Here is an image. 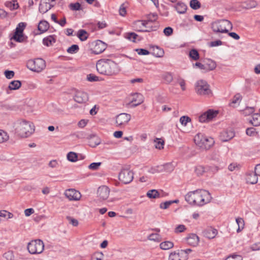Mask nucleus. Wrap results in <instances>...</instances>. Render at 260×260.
I'll return each mask as SVG.
<instances>
[{"mask_svg": "<svg viewBox=\"0 0 260 260\" xmlns=\"http://www.w3.org/2000/svg\"><path fill=\"white\" fill-rule=\"evenodd\" d=\"M110 193V189L107 186H102L99 187L97 194L100 199L105 200L108 199Z\"/></svg>", "mask_w": 260, "mask_h": 260, "instance_id": "14", "label": "nucleus"}, {"mask_svg": "<svg viewBox=\"0 0 260 260\" xmlns=\"http://www.w3.org/2000/svg\"><path fill=\"white\" fill-rule=\"evenodd\" d=\"M155 143V147L156 148L158 149H161L164 148V141L161 139L156 138L154 140Z\"/></svg>", "mask_w": 260, "mask_h": 260, "instance_id": "37", "label": "nucleus"}, {"mask_svg": "<svg viewBox=\"0 0 260 260\" xmlns=\"http://www.w3.org/2000/svg\"><path fill=\"white\" fill-rule=\"evenodd\" d=\"M52 7L53 6L49 3H41L39 5V10L41 13L44 14L51 9Z\"/></svg>", "mask_w": 260, "mask_h": 260, "instance_id": "23", "label": "nucleus"}, {"mask_svg": "<svg viewBox=\"0 0 260 260\" xmlns=\"http://www.w3.org/2000/svg\"><path fill=\"white\" fill-rule=\"evenodd\" d=\"M102 162H92L88 166V168L91 170H97L99 169V167L101 166Z\"/></svg>", "mask_w": 260, "mask_h": 260, "instance_id": "51", "label": "nucleus"}, {"mask_svg": "<svg viewBox=\"0 0 260 260\" xmlns=\"http://www.w3.org/2000/svg\"><path fill=\"white\" fill-rule=\"evenodd\" d=\"M174 8L179 14H184L187 9L186 5L181 1L178 2L176 5L174 6Z\"/></svg>", "mask_w": 260, "mask_h": 260, "instance_id": "21", "label": "nucleus"}, {"mask_svg": "<svg viewBox=\"0 0 260 260\" xmlns=\"http://www.w3.org/2000/svg\"><path fill=\"white\" fill-rule=\"evenodd\" d=\"M131 119V116L127 113H120L116 117L115 123L117 126H125Z\"/></svg>", "mask_w": 260, "mask_h": 260, "instance_id": "10", "label": "nucleus"}, {"mask_svg": "<svg viewBox=\"0 0 260 260\" xmlns=\"http://www.w3.org/2000/svg\"><path fill=\"white\" fill-rule=\"evenodd\" d=\"M185 198V200L190 205L203 206L210 202L212 197L208 191L204 189H198L188 192L186 194Z\"/></svg>", "mask_w": 260, "mask_h": 260, "instance_id": "1", "label": "nucleus"}, {"mask_svg": "<svg viewBox=\"0 0 260 260\" xmlns=\"http://www.w3.org/2000/svg\"><path fill=\"white\" fill-rule=\"evenodd\" d=\"M258 3L254 0H247L241 4V7L245 9H251L256 8Z\"/></svg>", "mask_w": 260, "mask_h": 260, "instance_id": "18", "label": "nucleus"}, {"mask_svg": "<svg viewBox=\"0 0 260 260\" xmlns=\"http://www.w3.org/2000/svg\"><path fill=\"white\" fill-rule=\"evenodd\" d=\"M186 228L184 225L180 224L178 225L175 229V232L176 233L183 232L185 230Z\"/></svg>", "mask_w": 260, "mask_h": 260, "instance_id": "57", "label": "nucleus"}, {"mask_svg": "<svg viewBox=\"0 0 260 260\" xmlns=\"http://www.w3.org/2000/svg\"><path fill=\"white\" fill-rule=\"evenodd\" d=\"M190 7L193 10H197L201 8V4L198 0H191Z\"/></svg>", "mask_w": 260, "mask_h": 260, "instance_id": "36", "label": "nucleus"}, {"mask_svg": "<svg viewBox=\"0 0 260 260\" xmlns=\"http://www.w3.org/2000/svg\"><path fill=\"white\" fill-rule=\"evenodd\" d=\"M195 171L198 176H201L202 175L204 172H205L206 170L205 167L203 166H199L196 167Z\"/></svg>", "mask_w": 260, "mask_h": 260, "instance_id": "50", "label": "nucleus"}, {"mask_svg": "<svg viewBox=\"0 0 260 260\" xmlns=\"http://www.w3.org/2000/svg\"><path fill=\"white\" fill-rule=\"evenodd\" d=\"M159 246L160 248L163 250H168L173 247L174 244L172 242L167 241L161 242Z\"/></svg>", "mask_w": 260, "mask_h": 260, "instance_id": "29", "label": "nucleus"}, {"mask_svg": "<svg viewBox=\"0 0 260 260\" xmlns=\"http://www.w3.org/2000/svg\"><path fill=\"white\" fill-rule=\"evenodd\" d=\"M87 79L90 82H94L100 81V77L96 76L93 74H90L87 75Z\"/></svg>", "mask_w": 260, "mask_h": 260, "instance_id": "47", "label": "nucleus"}, {"mask_svg": "<svg viewBox=\"0 0 260 260\" xmlns=\"http://www.w3.org/2000/svg\"><path fill=\"white\" fill-rule=\"evenodd\" d=\"M77 37L81 41H84L88 38V34L86 30L80 29L77 32Z\"/></svg>", "mask_w": 260, "mask_h": 260, "instance_id": "28", "label": "nucleus"}, {"mask_svg": "<svg viewBox=\"0 0 260 260\" xmlns=\"http://www.w3.org/2000/svg\"><path fill=\"white\" fill-rule=\"evenodd\" d=\"M190 121L191 119L187 116H181L180 118V123L184 126H186L187 123Z\"/></svg>", "mask_w": 260, "mask_h": 260, "instance_id": "49", "label": "nucleus"}, {"mask_svg": "<svg viewBox=\"0 0 260 260\" xmlns=\"http://www.w3.org/2000/svg\"><path fill=\"white\" fill-rule=\"evenodd\" d=\"M204 65L205 67V70L207 71H212L214 70L216 67V62L211 59H207Z\"/></svg>", "mask_w": 260, "mask_h": 260, "instance_id": "24", "label": "nucleus"}, {"mask_svg": "<svg viewBox=\"0 0 260 260\" xmlns=\"http://www.w3.org/2000/svg\"><path fill=\"white\" fill-rule=\"evenodd\" d=\"M236 221L238 225L237 232V233H239L244 228V220L242 218L238 217L236 218Z\"/></svg>", "mask_w": 260, "mask_h": 260, "instance_id": "32", "label": "nucleus"}, {"mask_svg": "<svg viewBox=\"0 0 260 260\" xmlns=\"http://www.w3.org/2000/svg\"><path fill=\"white\" fill-rule=\"evenodd\" d=\"M134 179V173L129 169H123L119 174V179L124 184L131 183Z\"/></svg>", "mask_w": 260, "mask_h": 260, "instance_id": "9", "label": "nucleus"}, {"mask_svg": "<svg viewBox=\"0 0 260 260\" xmlns=\"http://www.w3.org/2000/svg\"><path fill=\"white\" fill-rule=\"evenodd\" d=\"M26 66L30 70L35 72H41L46 67V62L42 58H36L29 60L26 63Z\"/></svg>", "mask_w": 260, "mask_h": 260, "instance_id": "7", "label": "nucleus"}, {"mask_svg": "<svg viewBox=\"0 0 260 260\" xmlns=\"http://www.w3.org/2000/svg\"><path fill=\"white\" fill-rule=\"evenodd\" d=\"M147 196L150 199H156L159 197V193L157 190L152 189L147 192Z\"/></svg>", "mask_w": 260, "mask_h": 260, "instance_id": "31", "label": "nucleus"}, {"mask_svg": "<svg viewBox=\"0 0 260 260\" xmlns=\"http://www.w3.org/2000/svg\"><path fill=\"white\" fill-rule=\"evenodd\" d=\"M194 141L200 148L205 150L210 149L214 143L213 138L208 137L201 133L195 136Z\"/></svg>", "mask_w": 260, "mask_h": 260, "instance_id": "4", "label": "nucleus"}, {"mask_svg": "<svg viewBox=\"0 0 260 260\" xmlns=\"http://www.w3.org/2000/svg\"><path fill=\"white\" fill-rule=\"evenodd\" d=\"M206 113L207 114V116L209 120H210L212 119L214 117H216L218 113L217 111H214L213 110H209L207 111H206Z\"/></svg>", "mask_w": 260, "mask_h": 260, "instance_id": "45", "label": "nucleus"}, {"mask_svg": "<svg viewBox=\"0 0 260 260\" xmlns=\"http://www.w3.org/2000/svg\"><path fill=\"white\" fill-rule=\"evenodd\" d=\"M55 40L52 36H49L45 38L43 40V43L44 45L49 46L52 45V43H55Z\"/></svg>", "mask_w": 260, "mask_h": 260, "instance_id": "30", "label": "nucleus"}, {"mask_svg": "<svg viewBox=\"0 0 260 260\" xmlns=\"http://www.w3.org/2000/svg\"><path fill=\"white\" fill-rule=\"evenodd\" d=\"M126 7L125 6L124 4H122L119 8V14L121 16H124L126 14Z\"/></svg>", "mask_w": 260, "mask_h": 260, "instance_id": "56", "label": "nucleus"}, {"mask_svg": "<svg viewBox=\"0 0 260 260\" xmlns=\"http://www.w3.org/2000/svg\"><path fill=\"white\" fill-rule=\"evenodd\" d=\"M14 72L13 71H6L5 72V75L7 79H11L14 76Z\"/></svg>", "mask_w": 260, "mask_h": 260, "instance_id": "63", "label": "nucleus"}, {"mask_svg": "<svg viewBox=\"0 0 260 260\" xmlns=\"http://www.w3.org/2000/svg\"><path fill=\"white\" fill-rule=\"evenodd\" d=\"M67 159L71 162H76L78 160V155L74 152H70L67 154Z\"/></svg>", "mask_w": 260, "mask_h": 260, "instance_id": "33", "label": "nucleus"}, {"mask_svg": "<svg viewBox=\"0 0 260 260\" xmlns=\"http://www.w3.org/2000/svg\"><path fill=\"white\" fill-rule=\"evenodd\" d=\"M49 27V23L47 21L45 20L41 21L38 26V30L40 31L41 33H43L47 31Z\"/></svg>", "mask_w": 260, "mask_h": 260, "instance_id": "25", "label": "nucleus"}, {"mask_svg": "<svg viewBox=\"0 0 260 260\" xmlns=\"http://www.w3.org/2000/svg\"><path fill=\"white\" fill-rule=\"evenodd\" d=\"M138 35L135 32H128L126 34V38L134 42L136 41Z\"/></svg>", "mask_w": 260, "mask_h": 260, "instance_id": "41", "label": "nucleus"}, {"mask_svg": "<svg viewBox=\"0 0 260 260\" xmlns=\"http://www.w3.org/2000/svg\"><path fill=\"white\" fill-rule=\"evenodd\" d=\"M9 139V136L4 131L0 130V143L7 141Z\"/></svg>", "mask_w": 260, "mask_h": 260, "instance_id": "40", "label": "nucleus"}, {"mask_svg": "<svg viewBox=\"0 0 260 260\" xmlns=\"http://www.w3.org/2000/svg\"><path fill=\"white\" fill-rule=\"evenodd\" d=\"M148 239L151 241L159 242L160 241V236L158 234H151L148 237Z\"/></svg>", "mask_w": 260, "mask_h": 260, "instance_id": "44", "label": "nucleus"}, {"mask_svg": "<svg viewBox=\"0 0 260 260\" xmlns=\"http://www.w3.org/2000/svg\"><path fill=\"white\" fill-rule=\"evenodd\" d=\"M172 204H173V202L166 201L160 204V208L164 209H167Z\"/></svg>", "mask_w": 260, "mask_h": 260, "instance_id": "60", "label": "nucleus"}, {"mask_svg": "<svg viewBox=\"0 0 260 260\" xmlns=\"http://www.w3.org/2000/svg\"><path fill=\"white\" fill-rule=\"evenodd\" d=\"M246 134L249 136H255L258 133L256 131V129L254 127H249L246 130Z\"/></svg>", "mask_w": 260, "mask_h": 260, "instance_id": "42", "label": "nucleus"}, {"mask_svg": "<svg viewBox=\"0 0 260 260\" xmlns=\"http://www.w3.org/2000/svg\"><path fill=\"white\" fill-rule=\"evenodd\" d=\"M228 169L230 171H233L234 170H239V166L237 165V164L232 163L229 166Z\"/></svg>", "mask_w": 260, "mask_h": 260, "instance_id": "64", "label": "nucleus"}, {"mask_svg": "<svg viewBox=\"0 0 260 260\" xmlns=\"http://www.w3.org/2000/svg\"><path fill=\"white\" fill-rule=\"evenodd\" d=\"M75 102L80 103H85L88 100V94L83 91H78L76 92L74 96Z\"/></svg>", "mask_w": 260, "mask_h": 260, "instance_id": "15", "label": "nucleus"}, {"mask_svg": "<svg viewBox=\"0 0 260 260\" xmlns=\"http://www.w3.org/2000/svg\"><path fill=\"white\" fill-rule=\"evenodd\" d=\"M44 249V243L41 240H32L27 245V249L29 252L33 254L41 253Z\"/></svg>", "mask_w": 260, "mask_h": 260, "instance_id": "8", "label": "nucleus"}, {"mask_svg": "<svg viewBox=\"0 0 260 260\" xmlns=\"http://www.w3.org/2000/svg\"><path fill=\"white\" fill-rule=\"evenodd\" d=\"M97 71L102 75L107 76H113L117 75L120 71L118 64L110 59H101L96 64Z\"/></svg>", "mask_w": 260, "mask_h": 260, "instance_id": "2", "label": "nucleus"}, {"mask_svg": "<svg viewBox=\"0 0 260 260\" xmlns=\"http://www.w3.org/2000/svg\"><path fill=\"white\" fill-rule=\"evenodd\" d=\"M177 83L179 84V85L180 86L181 88V89L183 90V91H184L186 90V83H185V81L181 78H179L177 79Z\"/></svg>", "mask_w": 260, "mask_h": 260, "instance_id": "52", "label": "nucleus"}, {"mask_svg": "<svg viewBox=\"0 0 260 260\" xmlns=\"http://www.w3.org/2000/svg\"><path fill=\"white\" fill-rule=\"evenodd\" d=\"M64 194L70 201H79L81 198L80 192L72 188L67 189L64 191Z\"/></svg>", "mask_w": 260, "mask_h": 260, "instance_id": "11", "label": "nucleus"}, {"mask_svg": "<svg viewBox=\"0 0 260 260\" xmlns=\"http://www.w3.org/2000/svg\"><path fill=\"white\" fill-rule=\"evenodd\" d=\"M107 48V44L101 40H98L95 42L94 47L92 49V52L94 54H99L103 52Z\"/></svg>", "mask_w": 260, "mask_h": 260, "instance_id": "13", "label": "nucleus"}, {"mask_svg": "<svg viewBox=\"0 0 260 260\" xmlns=\"http://www.w3.org/2000/svg\"><path fill=\"white\" fill-rule=\"evenodd\" d=\"M195 91L200 95L207 97H210L212 95L210 85L206 81L203 80H199L196 83Z\"/></svg>", "mask_w": 260, "mask_h": 260, "instance_id": "6", "label": "nucleus"}, {"mask_svg": "<svg viewBox=\"0 0 260 260\" xmlns=\"http://www.w3.org/2000/svg\"><path fill=\"white\" fill-rule=\"evenodd\" d=\"M12 39H14L15 41L18 42H22L24 40L23 34H19L16 31L15 32L14 35Z\"/></svg>", "mask_w": 260, "mask_h": 260, "instance_id": "35", "label": "nucleus"}, {"mask_svg": "<svg viewBox=\"0 0 260 260\" xmlns=\"http://www.w3.org/2000/svg\"><path fill=\"white\" fill-rule=\"evenodd\" d=\"M255 111L254 108L253 107H247L243 111V114L245 116L249 115Z\"/></svg>", "mask_w": 260, "mask_h": 260, "instance_id": "46", "label": "nucleus"}, {"mask_svg": "<svg viewBox=\"0 0 260 260\" xmlns=\"http://www.w3.org/2000/svg\"><path fill=\"white\" fill-rule=\"evenodd\" d=\"M187 243L192 246H197L199 242V238L195 234H190L186 238Z\"/></svg>", "mask_w": 260, "mask_h": 260, "instance_id": "19", "label": "nucleus"}, {"mask_svg": "<svg viewBox=\"0 0 260 260\" xmlns=\"http://www.w3.org/2000/svg\"><path fill=\"white\" fill-rule=\"evenodd\" d=\"M69 7L72 11H78L81 9V5L79 3H71Z\"/></svg>", "mask_w": 260, "mask_h": 260, "instance_id": "43", "label": "nucleus"}, {"mask_svg": "<svg viewBox=\"0 0 260 260\" xmlns=\"http://www.w3.org/2000/svg\"><path fill=\"white\" fill-rule=\"evenodd\" d=\"M163 79L166 81L167 83H171L173 80V77L172 73L168 72L166 73L163 75Z\"/></svg>", "mask_w": 260, "mask_h": 260, "instance_id": "38", "label": "nucleus"}, {"mask_svg": "<svg viewBox=\"0 0 260 260\" xmlns=\"http://www.w3.org/2000/svg\"><path fill=\"white\" fill-rule=\"evenodd\" d=\"M211 28L215 32L227 33L233 28L231 21L222 19L215 21L212 23Z\"/></svg>", "mask_w": 260, "mask_h": 260, "instance_id": "5", "label": "nucleus"}, {"mask_svg": "<svg viewBox=\"0 0 260 260\" xmlns=\"http://www.w3.org/2000/svg\"><path fill=\"white\" fill-rule=\"evenodd\" d=\"M67 219L69 223L73 226H77L78 225L79 222L77 219L73 218L71 216H67Z\"/></svg>", "mask_w": 260, "mask_h": 260, "instance_id": "54", "label": "nucleus"}, {"mask_svg": "<svg viewBox=\"0 0 260 260\" xmlns=\"http://www.w3.org/2000/svg\"><path fill=\"white\" fill-rule=\"evenodd\" d=\"M147 20H139L136 22L137 24H141L143 26H146L150 22H155L158 19V15L156 13H150L146 15Z\"/></svg>", "mask_w": 260, "mask_h": 260, "instance_id": "12", "label": "nucleus"}, {"mask_svg": "<svg viewBox=\"0 0 260 260\" xmlns=\"http://www.w3.org/2000/svg\"><path fill=\"white\" fill-rule=\"evenodd\" d=\"M21 86V82L19 80H14L11 81L8 86L10 90L18 89Z\"/></svg>", "mask_w": 260, "mask_h": 260, "instance_id": "27", "label": "nucleus"}, {"mask_svg": "<svg viewBox=\"0 0 260 260\" xmlns=\"http://www.w3.org/2000/svg\"><path fill=\"white\" fill-rule=\"evenodd\" d=\"M189 57L194 60H197L200 58L199 53L196 49H192L189 51Z\"/></svg>", "mask_w": 260, "mask_h": 260, "instance_id": "34", "label": "nucleus"}, {"mask_svg": "<svg viewBox=\"0 0 260 260\" xmlns=\"http://www.w3.org/2000/svg\"><path fill=\"white\" fill-rule=\"evenodd\" d=\"M144 101V99L142 94L141 93H136L134 94L133 100H132V103L135 107L137 106L142 104Z\"/></svg>", "mask_w": 260, "mask_h": 260, "instance_id": "20", "label": "nucleus"}, {"mask_svg": "<svg viewBox=\"0 0 260 260\" xmlns=\"http://www.w3.org/2000/svg\"><path fill=\"white\" fill-rule=\"evenodd\" d=\"M35 131L32 123L25 120H21L17 124L16 131L21 137L26 138L29 136Z\"/></svg>", "mask_w": 260, "mask_h": 260, "instance_id": "3", "label": "nucleus"}, {"mask_svg": "<svg viewBox=\"0 0 260 260\" xmlns=\"http://www.w3.org/2000/svg\"><path fill=\"white\" fill-rule=\"evenodd\" d=\"M250 123L254 126L260 125V114L254 113L252 115V118L250 120Z\"/></svg>", "mask_w": 260, "mask_h": 260, "instance_id": "26", "label": "nucleus"}, {"mask_svg": "<svg viewBox=\"0 0 260 260\" xmlns=\"http://www.w3.org/2000/svg\"><path fill=\"white\" fill-rule=\"evenodd\" d=\"M157 29V26H151V27H149V29H138L137 31L141 32H150L152 31H155Z\"/></svg>", "mask_w": 260, "mask_h": 260, "instance_id": "59", "label": "nucleus"}, {"mask_svg": "<svg viewBox=\"0 0 260 260\" xmlns=\"http://www.w3.org/2000/svg\"><path fill=\"white\" fill-rule=\"evenodd\" d=\"M234 136L235 133L233 130H225L220 133L219 138L221 141L226 142L232 139Z\"/></svg>", "mask_w": 260, "mask_h": 260, "instance_id": "16", "label": "nucleus"}, {"mask_svg": "<svg viewBox=\"0 0 260 260\" xmlns=\"http://www.w3.org/2000/svg\"><path fill=\"white\" fill-rule=\"evenodd\" d=\"M136 51L139 55H148L150 53L148 50L145 49H137Z\"/></svg>", "mask_w": 260, "mask_h": 260, "instance_id": "61", "label": "nucleus"}, {"mask_svg": "<svg viewBox=\"0 0 260 260\" xmlns=\"http://www.w3.org/2000/svg\"><path fill=\"white\" fill-rule=\"evenodd\" d=\"M217 234V231L212 227H208L203 232L204 236L208 239H213Z\"/></svg>", "mask_w": 260, "mask_h": 260, "instance_id": "17", "label": "nucleus"}, {"mask_svg": "<svg viewBox=\"0 0 260 260\" xmlns=\"http://www.w3.org/2000/svg\"><path fill=\"white\" fill-rule=\"evenodd\" d=\"M246 180L247 183L254 184L257 182V177L254 172H251L247 174Z\"/></svg>", "mask_w": 260, "mask_h": 260, "instance_id": "22", "label": "nucleus"}, {"mask_svg": "<svg viewBox=\"0 0 260 260\" xmlns=\"http://www.w3.org/2000/svg\"><path fill=\"white\" fill-rule=\"evenodd\" d=\"M164 33L166 36H170L172 35L173 29L171 27H167L164 29Z\"/></svg>", "mask_w": 260, "mask_h": 260, "instance_id": "58", "label": "nucleus"}, {"mask_svg": "<svg viewBox=\"0 0 260 260\" xmlns=\"http://www.w3.org/2000/svg\"><path fill=\"white\" fill-rule=\"evenodd\" d=\"M207 114L206 112L202 114L199 117V120L201 122H205L206 121H209V119L207 116Z\"/></svg>", "mask_w": 260, "mask_h": 260, "instance_id": "62", "label": "nucleus"}, {"mask_svg": "<svg viewBox=\"0 0 260 260\" xmlns=\"http://www.w3.org/2000/svg\"><path fill=\"white\" fill-rule=\"evenodd\" d=\"M103 254L102 252L95 253L91 258V260H103Z\"/></svg>", "mask_w": 260, "mask_h": 260, "instance_id": "53", "label": "nucleus"}, {"mask_svg": "<svg viewBox=\"0 0 260 260\" xmlns=\"http://www.w3.org/2000/svg\"><path fill=\"white\" fill-rule=\"evenodd\" d=\"M79 50V47L77 45H72L67 49L68 53L70 54H74L77 53Z\"/></svg>", "mask_w": 260, "mask_h": 260, "instance_id": "39", "label": "nucleus"}, {"mask_svg": "<svg viewBox=\"0 0 260 260\" xmlns=\"http://www.w3.org/2000/svg\"><path fill=\"white\" fill-rule=\"evenodd\" d=\"M25 25L26 24L24 22L19 23L16 28L15 31L19 34H23V31L25 27Z\"/></svg>", "mask_w": 260, "mask_h": 260, "instance_id": "48", "label": "nucleus"}, {"mask_svg": "<svg viewBox=\"0 0 260 260\" xmlns=\"http://www.w3.org/2000/svg\"><path fill=\"white\" fill-rule=\"evenodd\" d=\"M4 257H5L7 260H13L14 255L12 251H8L5 253L3 255Z\"/></svg>", "mask_w": 260, "mask_h": 260, "instance_id": "55", "label": "nucleus"}]
</instances>
